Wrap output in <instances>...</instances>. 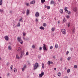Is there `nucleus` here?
<instances>
[{
    "mask_svg": "<svg viewBox=\"0 0 78 78\" xmlns=\"http://www.w3.org/2000/svg\"><path fill=\"white\" fill-rule=\"evenodd\" d=\"M39 66V65L38 64V63L37 62H36L34 66L33 69L36 70L38 67Z\"/></svg>",
    "mask_w": 78,
    "mask_h": 78,
    "instance_id": "1",
    "label": "nucleus"
},
{
    "mask_svg": "<svg viewBox=\"0 0 78 78\" xmlns=\"http://www.w3.org/2000/svg\"><path fill=\"white\" fill-rule=\"evenodd\" d=\"M61 31L62 33V34H66V30H65V29H62Z\"/></svg>",
    "mask_w": 78,
    "mask_h": 78,
    "instance_id": "2",
    "label": "nucleus"
},
{
    "mask_svg": "<svg viewBox=\"0 0 78 78\" xmlns=\"http://www.w3.org/2000/svg\"><path fill=\"white\" fill-rule=\"evenodd\" d=\"M67 7L65 8V11L66 12V13H68V14H70L71 12L70 11L68 12V10L67 9Z\"/></svg>",
    "mask_w": 78,
    "mask_h": 78,
    "instance_id": "3",
    "label": "nucleus"
},
{
    "mask_svg": "<svg viewBox=\"0 0 78 78\" xmlns=\"http://www.w3.org/2000/svg\"><path fill=\"white\" fill-rule=\"evenodd\" d=\"M43 48L44 50H46V51H47V48H46V46L45 45V44H43Z\"/></svg>",
    "mask_w": 78,
    "mask_h": 78,
    "instance_id": "4",
    "label": "nucleus"
},
{
    "mask_svg": "<svg viewBox=\"0 0 78 78\" xmlns=\"http://www.w3.org/2000/svg\"><path fill=\"white\" fill-rule=\"evenodd\" d=\"M44 75V72H42L39 74V77L41 78V77H42V76H43Z\"/></svg>",
    "mask_w": 78,
    "mask_h": 78,
    "instance_id": "5",
    "label": "nucleus"
},
{
    "mask_svg": "<svg viewBox=\"0 0 78 78\" xmlns=\"http://www.w3.org/2000/svg\"><path fill=\"white\" fill-rule=\"evenodd\" d=\"M6 41H8L9 39V37H8L7 36H6L4 37Z\"/></svg>",
    "mask_w": 78,
    "mask_h": 78,
    "instance_id": "6",
    "label": "nucleus"
},
{
    "mask_svg": "<svg viewBox=\"0 0 78 78\" xmlns=\"http://www.w3.org/2000/svg\"><path fill=\"white\" fill-rule=\"evenodd\" d=\"M35 16L36 17H39V13L38 12H37L35 14Z\"/></svg>",
    "mask_w": 78,
    "mask_h": 78,
    "instance_id": "7",
    "label": "nucleus"
},
{
    "mask_svg": "<svg viewBox=\"0 0 78 78\" xmlns=\"http://www.w3.org/2000/svg\"><path fill=\"white\" fill-rule=\"evenodd\" d=\"M34 3H35V1H32L30 3V5H31V4H34Z\"/></svg>",
    "mask_w": 78,
    "mask_h": 78,
    "instance_id": "8",
    "label": "nucleus"
},
{
    "mask_svg": "<svg viewBox=\"0 0 78 78\" xmlns=\"http://www.w3.org/2000/svg\"><path fill=\"white\" fill-rule=\"evenodd\" d=\"M17 40L19 42H20V41H21V38L20 37H18L17 38Z\"/></svg>",
    "mask_w": 78,
    "mask_h": 78,
    "instance_id": "9",
    "label": "nucleus"
},
{
    "mask_svg": "<svg viewBox=\"0 0 78 78\" xmlns=\"http://www.w3.org/2000/svg\"><path fill=\"white\" fill-rule=\"evenodd\" d=\"M40 29L41 30H45V28H44V27L42 26L40 27Z\"/></svg>",
    "mask_w": 78,
    "mask_h": 78,
    "instance_id": "10",
    "label": "nucleus"
},
{
    "mask_svg": "<svg viewBox=\"0 0 78 78\" xmlns=\"http://www.w3.org/2000/svg\"><path fill=\"white\" fill-rule=\"evenodd\" d=\"M26 13H27V15H28V14H30V12H29V10L27 9V10Z\"/></svg>",
    "mask_w": 78,
    "mask_h": 78,
    "instance_id": "11",
    "label": "nucleus"
},
{
    "mask_svg": "<svg viewBox=\"0 0 78 78\" xmlns=\"http://www.w3.org/2000/svg\"><path fill=\"white\" fill-rule=\"evenodd\" d=\"M73 10L75 12H76V8L75 7H74L73 8Z\"/></svg>",
    "mask_w": 78,
    "mask_h": 78,
    "instance_id": "12",
    "label": "nucleus"
},
{
    "mask_svg": "<svg viewBox=\"0 0 78 78\" xmlns=\"http://www.w3.org/2000/svg\"><path fill=\"white\" fill-rule=\"evenodd\" d=\"M22 55H24L23 52H21V55L20 56V57L21 58H22L23 57Z\"/></svg>",
    "mask_w": 78,
    "mask_h": 78,
    "instance_id": "13",
    "label": "nucleus"
},
{
    "mask_svg": "<svg viewBox=\"0 0 78 78\" xmlns=\"http://www.w3.org/2000/svg\"><path fill=\"white\" fill-rule=\"evenodd\" d=\"M17 49V51H20L21 50V48L20 47L18 48Z\"/></svg>",
    "mask_w": 78,
    "mask_h": 78,
    "instance_id": "14",
    "label": "nucleus"
},
{
    "mask_svg": "<svg viewBox=\"0 0 78 78\" xmlns=\"http://www.w3.org/2000/svg\"><path fill=\"white\" fill-rule=\"evenodd\" d=\"M60 12H61V14H62L63 13V10L62 9H61L60 10Z\"/></svg>",
    "mask_w": 78,
    "mask_h": 78,
    "instance_id": "15",
    "label": "nucleus"
},
{
    "mask_svg": "<svg viewBox=\"0 0 78 78\" xmlns=\"http://www.w3.org/2000/svg\"><path fill=\"white\" fill-rule=\"evenodd\" d=\"M58 76H61V73H58Z\"/></svg>",
    "mask_w": 78,
    "mask_h": 78,
    "instance_id": "16",
    "label": "nucleus"
},
{
    "mask_svg": "<svg viewBox=\"0 0 78 78\" xmlns=\"http://www.w3.org/2000/svg\"><path fill=\"white\" fill-rule=\"evenodd\" d=\"M8 48L9 50H11V46H9L8 47Z\"/></svg>",
    "mask_w": 78,
    "mask_h": 78,
    "instance_id": "17",
    "label": "nucleus"
},
{
    "mask_svg": "<svg viewBox=\"0 0 78 78\" xmlns=\"http://www.w3.org/2000/svg\"><path fill=\"white\" fill-rule=\"evenodd\" d=\"M42 68L43 69H44V67H45V66H44V64L43 63H42Z\"/></svg>",
    "mask_w": 78,
    "mask_h": 78,
    "instance_id": "18",
    "label": "nucleus"
},
{
    "mask_svg": "<svg viewBox=\"0 0 78 78\" xmlns=\"http://www.w3.org/2000/svg\"><path fill=\"white\" fill-rule=\"evenodd\" d=\"M55 47L56 48H58V45L57 44H55Z\"/></svg>",
    "mask_w": 78,
    "mask_h": 78,
    "instance_id": "19",
    "label": "nucleus"
},
{
    "mask_svg": "<svg viewBox=\"0 0 78 78\" xmlns=\"http://www.w3.org/2000/svg\"><path fill=\"white\" fill-rule=\"evenodd\" d=\"M54 3H55V2H54V1L52 0L51 1V5L52 4H54Z\"/></svg>",
    "mask_w": 78,
    "mask_h": 78,
    "instance_id": "20",
    "label": "nucleus"
},
{
    "mask_svg": "<svg viewBox=\"0 0 78 78\" xmlns=\"http://www.w3.org/2000/svg\"><path fill=\"white\" fill-rule=\"evenodd\" d=\"M19 55H16V59H19Z\"/></svg>",
    "mask_w": 78,
    "mask_h": 78,
    "instance_id": "21",
    "label": "nucleus"
},
{
    "mask_svg": "<svg viewBox=\"0 0 78 78\" xmlns=\"http://www.w3.org/2000/svg\"><path fill=\"white\" fill-rule=\"evenodd\" d=\"M51 30H52V31H55V28L54 27H53L51 29Z\"/></svg>",
    "mask_w": 78,
    "mask_h": 78,
    "instance_id": "22",
    "label": "nucleus"
},
{
    "mask_svg": "<svg viewBox=\"0 0 78 78\" xmlns=\"http://www.w3.org/2000/svg\"><path fill=\"white\" fill-rule=\"evenodd\" d=\"M50 63H51V62L50 61H48V66H50Z\"/></svg>",
    "mask_w": 78,
    "mask_h": 78,
    "instance_id": "23",
    "label": "nucleus"
},
{
    "mask_svg": "<svg viewBox=\"0 0 78 78\" xmlns=\"http://www.w3.org/2000/svg\"><path fill=\"white\" fill-rule=\"evenodd\" d=\"M71 58V57H69L68 58L67 60L68 61H70V60Z\"/></svg>",
    "mask_w": 78,
    "mask_h": 78,
    "instance_id": "24",
    "label": "nucleus"
},
{
    "mask_svg": "<svg viewBox=\"0 0 78 78\" xmlns=\"http://www.w3.org/2000/svg\"><path fill=\"white\" fill-rule=\"evenodd\" d=\"M45 0H41V2L42 3H44L45 2Z\"/></svg>",
    "mask_w": 78,
    "mask_h": 78,
    "instance_id": "25",
    "label": "nucleus"
},
{
    "mask_svg": "<svg viewBox=\"0 0 78 78\" xmlns=\"http://www.w3.org/2000/svg\"><path fill=\"white\" fill-rule=\"evenodd\" d=\"M14 72H17V69L16 68L14 69Z\"/></svg>",
    "mask_w": 78,
    "mask_h": 78,
    "instance_id": "26",
    "label": "nucleus"
},
{
    "mask_svg": "<svg viewBox=\"0 0 78 78\" xmlns=\"http://www.w3.org/2000/svg\"><path fill=\"white\" fill-rule=\"evenodd\" d=\"M70 72V69H68L67 70V73H69Z\"/></svg>",
    "mask_w": 78,
    "mask_h": 78,
    "instance_id": "27",
    "label": "nucleus"
},
{
    "mask_svg": "<svg viewBox=\"0 0 78 78\" xmlns=\"http://www.w3.org/2000/svg\"><path fill=\"white\" fill-rule=\"evenodd\" d=\"M43 27H46V26H47V25H46V23H43Z\"/></svg>",
    "mask_w": 78,
    "mask_h": 78,
    "instance_id": "28",
    "label": "nucleus"
},
{
    "mask_svg": "<svg viewBox=\"0 0 78 78\" xmlns=\"http://www.w3.org/2000/svg\"><path fill=\"white\" fill-rule=\"evenodd\" d=\"M2 5V0H1L0 1V5Z\"/></svg>",
    "mask_w": 78,
    "mask_h": 78,
    "instance_id": "29",
    "label": "nucleus"
},
{
    "mask_svg": "<svg viewBox=\"0 0 78 78\" xmlns=\"http://www.w3.org/2000/svg\"><path fill=\"white\" fill-rule=\"evenodd\" d=\"M70 23H68V27H70Z\"/></svg>",
    "mask_w": 78,
    "mask_h": 78,
    "instance_id": "30",
    "label": "nucleus"
},
{
    "mask_svg": "<svg viewBox=\"0 0 78 78\" xmlns=\"http://www.w3.org/2000/svg\"><path fill=\"white\" fill-rule=\"evenodd\" d=\"M75 28H74L73 30V33H75Z\"/></svg>",
    "mask_w": 78,
    "mask_h": 78,
    "instance_id": "31",
    "label": "nucleus"
},
{
    "mask_svg": "<svg viewBox=\"0 0 78 78\" xmlns=\"http://www.w3.org/2000/svg\"><path fill=\"white\" fill-rule=\"evenodd\" d=\"M25 9H24L23 10V12H22V13H23V14H25Z\"/></svg>",
    "mask_w": 78,
    "mask_h": 78,
    "instance_id": "32",
    "label": "nucleus"
},
{
    "mask_svg": "<svg viewBox=\"0 0 78 78\" xmlns=\"http://www.w3.org/2000/svg\"><path fill=\"white\" fill-rule=\"evenodd\" d=\"M32 47L33 48H35V46H34V45H32Z\"/></svg>",
    "mask_w": 78,
    "mask_h": 78,
    "instance_id": "33",
    "label": "nucleus"
},
{
    "mask_svg": "<svg viewBox=\"0 0 78 78\" xmlns=\"http://www.w3.org/2000/svg\"><path fill=\"white\" fill-rule=\"evenodd\" d=\"M17 26L18 27H20V23H18Z\"/></svg>",
    "mask_w": 78,
    "mask_h": 78,
    "instance_id": "34",
    "label": "nucleus"
},
{
    "mask_svg": "<svg viewBox=\"0 0 78 78\" xmlns=\"http://www.w3.org/2000/svg\"><path fill=\"white\" fill-rule=\"evenodd\" d=\"M50 8V6H47V9H49Z\"/></svg>",
    "mask_w": 78,
    "mask_h": 78,
    "instance_id": "35",
    "label": "nucleus"
},
{
    "mask_svg": "<svg viewBox=\"0 0 78 78\" xmlns=\"http://www.w3.org/2000/svg\"><path fill=\"white\" fill-rule=\"evenodd\" d=\"M22 71H23V72L25 71V68H22Z\"/></svg>",
    "mask_w": 78,
    "mask_h": 78,
    "instance_id": "36",
    "label": "nucleus"
},
{
    "mask_svg": "<svg viewBox=\"0 0 78 78\" xmlns=\"http://www.w3.org/2000/svg\"><path fill=\"white\" fill-rule=\"evenodd\" d=\"M66 18H67V19H69V18H70V16H69V15L66 16Z\"/></svg>",
    "mask_w": 78,
    "mask_h": 78,
    "instance_id": "37",
    "label": "nucleus"
},
{
    "mask_svg": "<svg viewBox=\"0 0 78 78\" xmlns=\"http://www.w3.org/2000/svg\"><path fill=\"white\" fill-rule=\"evenodd\" d=\"M38 58H41V55H38Z\"/></svg>",
    "mask_w": 78,
    "mask_h": 78,
    "instance_id": "38",
    "label": "nucleus"
},
{
    "mask_svg": "<svg viewBox=\"0 0 78 78\" xmlns=\"http://www.w3.org/2000/svg\"><path fill=\"white\" fill-rule=\"evenodd\" d=\"M22 20V18H21L19 20V22H20Z\"/></svg>",
    "mask_w": 78,
    "mask_h": 78,
    "instance_id": "39",
    "label": "nucleus"
},
{
    "mask_svg": "<svg viewBox=\"0 0 78 78\" xmlns=\"http://www.w3.org/2000/svg\"><path fill=\"white\" fill-rule=\"evenodd\" d=\"M74 68H75V69H76V68H77V66L76 65H74Z\"/></svg>",
    "mask_w": 78,
    "mask_h": 78,
    "instance_id": "40",
    "label": "nucleus"
},
{
    "mask_svg": "<svg viewBox=\"0 0 78 78\" xmlns=\"http://www.w3.org/2000/svg\"><path fill=\"white\" fill-rule=\"evenodd\" d=\"M27 66V65H25L23 67V68L24 69H25V68H26V67Z\"/></svg>",
    "mask_w": 78,
    "mask_h": 78,
    "instance_id": "41",
    "label": "nucleus"
},
{
    "mask_svg": "<svg viewBox=\"0 0 78 78\" xmlns=\"http://www.w3.org/2000/svg\"><path fill=\"white\" fill-rule=\"evenodd\" d=\"M63 21L64 22H66V19H65V18H64V19H63Z\"/></svg>",
    "mask_w": 78,
    "mask_h": 78,
    "instance_id": "42",
    "label": "nucleus"
},
{
    "mask_svg": "<svg viewBox=\"0 0 78 78\" xmlns=\"http://www.w3.org/2000/svg\"><path fill=\"white\" fill-rule=\"evenodd\" d=\"M11 69H12V65H11L10 67Z\"/></svg>",
    "mask_w": 78,
    "mask_h": 78,
    "instance_id": "43",
    "label": "nucleus"
},
{
    "mask_svg": "<svg viewBox=\"0 0 78 78\" xmlns=\"http://www.w3.org/2000/svg\"><path fill=\"white\" fill-rule=\"evenodd\" d=\"M69 51H67V52H66V55H68V54H69Z\"/></svg>",
    "mask_w": 78,
    "mask_h": 78,
    "instance_id": "44",
    "label": "nucleus"
},
{
    "mask_svg": "<svg viewBox=\"0 0 78 78\" xmlns=\"http://www.w3.org/2000/svg\"><path fill=\"white\" fill-rule=\"evenodd\" d=\"M0 12H3V10L2 9H0Z\"/></svg>",
    "mask_w": 78,
    "mask_h": 78,
    "instance_id": "45",
    "label": "nucleus"
},
{
    "mask_svg": "<svg viewBox=\"0 0 78 78\" xmlns=\"http://www.w3.org/2000/svg\"><path fill=\"white\" fill-rule=\"evenodd\" d=\"M42 49V47H40L39 48V50H41Z\"/></svg>",
    "mask_w": 78,
    "mask_h": 78,
    "instance_id": "46",
    "label": "nucleus"
},
{
    "mask_svg": "<svg viewBox=\"0 0 78 78\" xmlns=\"http://www.w3.org/2000/svg\"><path fill=\"white\" fill-rule=\"evenodd\" d=\"M26 34L25 33H23V36H25Z\"/></svg>",
    "mask_w": 78,
    "mask_h": 78,
    "instance_id": "47",
    "label": "nucleus"
},
{
    "mask_svg": "<svg viewBox=\"0 0 78 78\" xmlns=\"http://www.w3.org/2000/svg\"><path fill=\"white\" fill-rule=\"evenodd\" d=\"M26 5L27 6H29V3H26Z\"/></svg>",
    "mask_w": 78,
    "mask_h": 78,
    "instance_id": "48",
    "label": "nucleus"
},
{
    "mask_svg": "<svg viewBox=\"0 0 78 78\" xmlns=\"http://www.w3.org/2000/svg\"><path fill=\"white\" fill-rule=\"evenodd\" d=\"M52 48H53V46H51L50 47V49L51 50V49H52Z\"/></svg>",
    "mask_w": 78,
    "mask_h": 78,
    "instance_id": "49",
    "label": "nucleus"
},
{
    "mask_svg": "<svg viewBox=\"0 0 78 78\" xmlns=\"http://www.w3.org/2000/svg\"><path fill=\"white\" fill-rule=\"evenodd\" d=\"M38 21V19H37V18L36 19V21L37 22Z\"/></svg>",
    "mask_w": 78,
    "mask_h": 78,
    "instance_id": "50",
    "label": "nucleus"
},
{
    "mask_svg": "<svg viewBox=\"0 0 78 78\" xmlns=\"http://www.w3.org/2000/svg\"><path fill=\"white\" fill-rule=\"evenodd\" d=\"M70 50H71V51H73V48H70Z\"/></svg>",
    "mask_w": 78,
    "mask_h": 78,
    "instance_id": "51",
    "label": "nucleus"
},
{
    "mask_svg": "<svg viewBox=\"0 0 78 78\" xmlns=\"http://www.w3.org/2000/svg\"><path fill=\"white\" fill-rule=\"evenodd\" d=\"M26 55H28V52H26Z\"/></svg>",
    "mask_w": 78,
    "mask_h": 78,
    "instance_id": "52",
    "label": "nucleus"
},
{
    "mask_svg": "<svg viewBox=\"0 0 78 78\" xmlns=\"http://www.w3.org/2000/svg\"><path fill=\"white\" fill-rule=\"evenodd\" d=\"M50 64H53V62H51Z\"/></svg>",
    "mask_w": 78,
    "mask_h": 78,
    "instance_id": "53",
    "label": "nucleus"
},
{
    "mask_svg": "<svg viewBox=\"0 0 78 78\" xmlns=\"http://www.w3.org/2000/svg\"><path fill=\"white\" fill-rule=\"evenodd\" d=\"M23 43V41L22 40V41L20 42V44H22Z\"/></svg>",
    "mask_w": 78,
    "mask_h": 78,
    "instance_id": "54",
    "label": "nucleus"
},
{
    "mask_svg": "<svg viewBox=\"0 0 78 78\" xmlns=\"http://www.w3.org/2000/svg\"><path fill=\"white\" fill-rule=\"evenodd\" d=\"M47 5H44V8H47Z\"/></svg>",
    "mask_w": 78,
    "mask_h": 78,
    "instance_id": "55",
    "label": "nucleus"
},
{
    "mask_svg": "<svg viewBox=\"0 0 78 78\" xmlns=\"http://www.w3.org/2000/svg\"><path fill=\"white\" fill-rule=\"evenodd\" d=\"M54 70H56V68H55L54 69Z\"/></svg>",
    "mask_w": 78,
    "mask_h": 78,
    "instance_id": "56",
    "label": "nucleus"
},
{
    "mask_svg": "<svg viewBox=\"0 0 78 78\" xmlns=\"http://www.w3.org/2000/svg\"><path fill=\"white\" fill-rule=\"evenodd\" d=\"M64 78H69L68 77V76H65V77H64Z\"/></svg>",
    "mask_w": 78,
    "mask_h": 78,
    "instance_id": "57",
    "label": "nucleus"
},
{
    "mask_svg": "<svg viewBox=\"0 0 78 78\" xmlns=\"http://www.w3.org/2000/svg\"><path fill=\"white\" fill-rule=\"evenodd\" d=\"M53 58H54V59H55V58H56V57H55V56H53Z\"/></svg>",
    "mask_w": 78,
    "mask_h": 78,
    "instance_id": "58",
    "label": "nucleus"
},
{
    "mask_svg": "<svg viewBox=\"0 0 78 78\" xmlns=\"http://www.w3.org/2000/svg\"><path fill=\"white\" fill-rule=\"evenodd\" d=\"M58 23H60V21H58Z\"/></svg>",
    "mask_w": 78,
    "mask_h": 78,
    "instance_id": "59",
    "label": "nucleus"
},
{
    "mask_svg": "<svg viewBox=\"0 0 78 78\" xmlns=\"http://www.w3.org/2000/svg\"><path fill=\"white\" fill-rule=\"evenodd\" d=\"M7 75L8 76H9V73H7Z\"/></svg>",
    "mask_w": 78,
    "mask_h": 78,
    "instance_id": "60",
    "label": "nucleus"
},
{
    "mask_svg": "<svg viewBox=\"0 0 78 78\" xmlns=\"http://www.w3.org/2000/svg\"><path fill=\"white\" fill-rule=\"evenodd\" d=\"M60 60H61V61H62V58H61Z\"/></svg>",
    "mask_w": 78,
    "mask_h": 78,
    "instance_id": "61",
    "label": "nucleus"
},
{
    "mask_svg": "<svg viewBox=\"0 0 78 78\" xmlns=\"http://www.w3.org/2000/svg\"><path fill=\"white\" fill-rule=\"evenodd\" d=\"M6 65L7 66H8L9 65V63H7Z\"/></svg>",
    "mask_w": 78,
    "mask_h": 78,
    "instance_id": "62",
    "label": "nucleus"
},
{
    "mask_svg": "<svg viewBox=\"0 0 78 78\" xmlns=\"http://www.w3.org/2000/svg\"><path fill=\"white\" fill-rule=\"evenodd\" d=\"M23 39H24V40H25V37H23Z\"/></svg>",
    "mask_w": 78,
    "mask_h": 78,
    "instance_id": "63",
    "label": "nucleus"
},
{
    "mask_svg": "<svg viewBox=\"0 0 78 78\" xmlns=\"http://www.w3.org/2000/svg\"><path fill=\"white\" fill-rule=\"evenodd\" d=\"M58 2H61V0H58Z\"/></svg>",
    "mask_w": 78,
    "mask_h": 78,
    "instance_id": "64",
    "label": "nucleus"
}]
</instances>
